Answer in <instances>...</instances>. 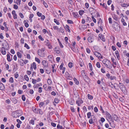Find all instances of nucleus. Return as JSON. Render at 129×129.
<instances>
[{
    "label": "nucleus",
    "mask_w": 129,
    "mask_h": 129,
    "mask_svg": "<svg viewBox=\"0 0 129 129\" xmlns=\"http://www.w3.org/2000/svg\"><path fill=\"white\" fill-rule=\"evenodd\" d=\"M102 62L104 66L109 69H111L112 68V64L111 62L108 59H105L102 61Z\"/></svg>",
    "instance_id": "obj_1"
},
{
    "label": "nucleus",
    "mask_w": 129,
    "mask_h": 129,
    "mask_svg": "<svg viewBox=\"0 0 129 129\" xmlns=\"http://www.w3.org/2000/svg\"><path fill=\"white\" fill-rule=\"evenodd\" d=\"M118 86L122 92L124 94H126L127 92V90L125 86L122 83L120 82L119 83Z\"/></svg>",
    "instance_id": "obj_2"
},
{
    "label": "nucleus",
    "mask_w": 129,
    "mask_h": 129,
    "mask_svg": "<svg viewBox=\"0 0 129 129\" xmlns=\"http://www.w3.org/2000/svg\"><path fill=\"white\" fill-rule=\"evenodd\" d=\"M81 73L82 76L84 79L85 81H86V80H87L88 78V77L87 76L86 74L85 73V71L84 70L82 71Z\"/></svg>",
    "instance_id": "obj_3"
},
{
    "label": "nucleus",
    "mask_w": 129,
    "mask_h": 129,
    "mask_svg": "<svg viewBox=\"0 0 129 129\" xmlns=\"http://www.w3.org/2000/svg\"><path fill=\"white\" fill-rule=\"evenodd\" d=\"M83 101L81 99H79L76 101V104H77L78 106H80L81 104H82Z\"/></svg>",
    "instance_id": "obj_4"
},
{
    "label": "nucleus",
    "mask_w": 129,
    "mask_h": 129,
    "mask_svg": "<svg viewBox=\"0 0 129 129\" xmlns=\"http://www.w3.org/2000/svg\"><path fill=\"white\" fill-rule=\"evenodd\" d=\"M94 37L96 38L95 36H92V37H91L90 36L88 38V41L90 43L92 42L94 40L93 38Z\"/></svg>",
    "instance_id": "obj_5"
},
{
    "label": "nucleus",
    "mask_w": 129,
    "mask_h": 129,
    "mask_svg": "<svg viewBox=\"0 0 129 129\" xmlns=\"http://www.w3.org/2000/svg\"><path fill=\"white\" fill-rule=\"evenodd\" d=\"M54 50L56 52V53L57 54H59L60 52L59 48L58 47H56L55 48Z\"/></svg>",
    "instance_id": "obj_6"
},
{
    "label": "nucleus",
    "mask_w": 129,
    "mask_h": 129,
    "mask_svg": "<svg viewBox=\"0 0 129 129\" xmlns=\"http://www.w3.org/2000/svg\"><path fill=\"white\" fill-rule=\"evenodd\" d=\"M2 46H3L2 47L1 49H3L5 50H7L8 47L9 46L8 44H3Z\"/></svg>",
    "instance_id": "obj_7"
},
{
    "label": "nucleus",
    "mask_w": 129,
    "mask_h": 129,
    "mask_svg": "<svg viewBox=\"0 0 129 129\" xmlns=\"http://www.w3.org/2000/svg\"><path fill=\"white\" fill-rule=\"evenodd\" d=\"M47 42L46 44V45L48 46L49 49H52V46L51 45L50 43L48 42L49 40H47Z\"/></svg>",
    "instance_id": "obj_8"
},
{
    "label": "nucleus",
    "mask_w": 129,
    "mask_h": 129,
    "mask_svg": "<svg viewBox=\"0 0 129 129\" xmlns=\"http://www.w3.org/2000/svg\"><path fill=\"white\" fill-rule=\"evenodd\" d=\"M106 115V117H107L109 119H111L112 117L111 114L107 111H106L105 112Z\"/></svg>",
    "instance_id": "obj_9"
},
{
    "label": "nucleus",
    "mask_w": 129,
    "mask_h": 129,
    "mask_svg": "<svg viewBox=\"0 0 129 129\" xmlns=\"http://www.w3.org/2000/svg\"><path fill=\"white\" fill-rule=\"evenodd\" d=\"M99 37L103 41L105 42V38L104 36L102 34H99Z\"/></svg>",
    "instance_id": "obj_10"
},
{
    "label": "nucleus",
    "mask_w": 129,
    "mask_h": 129,
    "mask_svg": "<svg viewBox=\"0 0 129 129\" xmlns=\"http://www.w3.org/2000/svg\"><path fill=\"white\" fill-rule=\"evenodd\" d=\"M33 67L34 69L35 70L36 68V64L35 62H34L33 63L32 65H31L30 66V69L31 70H32L33 69Z\"/></svg>",
    "instance_id": "obj_11"
},
{
    "label": "nucleus",
    "mask_w": 129,
    "mask_h": 129,
    "mask_svg": "<svg viewBox=\"0 0 129 129\" xmlns=\"http://www.w3.org/2000/svg\"><path fill=\"white\" fill-rule=\"evenodd\" d=\"M94 54L95 56L98 57V58H100L101 55L100 53L97 52H94Z\"/></svg>",
    "instance_id": "obj_12"
},
{
    "label": "nucleus",
    "mask_w": 129,
    "mask_h": 129,
    "mask_svg": "<svg viewBox=\"0 0 129 129\" xmlns=\"http://www.w3.org/2000/svg\"><path fill=\"white\" fill-rule=\"evenodd\" d=\"M120 5L122 7H123L127 8L129 6V4H125L122 3L120 4Z\"/></svg>",
    "instance_id": "obj_13"
},
{
    "label": "nucleus",
    "mask_w": 129,
    "mask_h": 129,
    "mask_svg": "<svg viewBox=\"0 0 129 129\" xmlns=\"http://www.w3.org/2000/svg\"><path fill=\"white\" fill-rule=\"evenodd\" d=\"M113 118L115 121H118L119 117L116 115L114 114V115H113Z\"/></svg>",
    "instance_id": "obj_14"
},
{
    "label": "nucleus",
    "mask_w": 129,
    "mask_h": 129,
    "mask_svg": "<svg viewBox=\"0 0 129 129\" xmlns=\"http://www.w3.org/2000/svg\"><path fill=\"white\" fill-rule=\"evenodd\" d=\"M112 18L116 21H117L118 19V18L117 17L116 15L115 14L113 13L112 14Z\"/></svg>",
    "instance_id": "obj_15"
},
{
    "label": "nucleus",
    "mask_w": 129,
    "mask_h": 129,
    "mask_svg": "<svg viewBox=\"0 0 129 129\" xmlns=\"http://www.w3.org/2000/svg\"><path fill=\"white\" fill-rule=\"evenodd\" d=\"M5 89V87L4 85L1 83L0 85V90H4Z\"/></svg>",
    "instance_id": "obj_16"
},
{
    "label": "nucleus",
    "mask_w": 129,
    "mask_h": 129,
    "mask_svg": "<svg viewBox=\"0 0 129 129\" xmlns=\"http://www.w3.org/2000/svg\"><path fill=\"white\" fill-rule=\"evenodd\" d=\"M69 26L67 25H66L65 27V29L68 32L70 33L71 31L69 29Z\"/></svg>",
    "instance_id": "obj_17"
},
{
    "label": "nucleus",
    "mask_w": 129,
    "mask_h": 129,
    "mask_svg": "<svg viewBox=\"0 0 129 129\" xmlns=\"http://www.w3.org/2000/svg\"><path fill=\"white\" fill-rule=\"evenodd\" d=\"M33 111L35 113H38L39 109L35 108H33Z\"/></svg>",
    "instance_id": "obj_18"
},
{
    "label": "nucleus",
    "mask_w": 129,
    "mask_h": 129,
    "mask_svg": "<svg viewBox=\"0 0 129 129\" xmlns=\"http://www.w3.org/2000/svg\"><path fill=\"white\" fill-rule=\"evenodd\" d=\"M115 54L116 55L117 58L119 59V58L120 57L119 56V52L118 51L116 50L115 52Z\"/></svg>",
    "instance_id": "obj_19"
},
{
    "label": "nucleus",
    "mask_w": 129,
    "mask_h": 129,
    "mask_svg": "<svg viewBox=\"0 0 129 129\" xmlns=\"http://www.w3.org/2000/svg\"><path fill=\"white\" fill-rule=\"evenodd\" d=\"M42 50H39L38 51V55L41 57H42Z\"/></svg>",
    "instance_id": "obj_20"
},
{
    "label": "nucleus",
    "mask_w": 129,
    "mask_h": 129,
    "mask_svg": "<svg viewBox=\"0 0 129 129\" xmlns=\"http://www.w3.org/2000/svg\"><path fill=\"white\" fill-rule=\"evenodd\" d=\"M41 1L43 3V4L44 5V6L46 8H47L48 7V6L47 4V3L46 2H45L44 1H43V0H42Z\"/></svg>",
    "instance_id": "obj_21"
},
{
    "label": "nucleus",
    "mask_w": 129,
    "mask_h": 129,
    "mask_svg": "<svg viewBox=\"0 0 129 129\" xmlns=\"http://www.w3.org/2000/svg\"><path fill=\"white\" fill-rule=\"evenodd\" d=\"M87 97L89 99L91 100H92L93 98V96L89 94H88Z\"/></svg>",
    "instance_id": "obj_22"
},
{
    "label": "nucleus",
    "mask_w": 129,
    "mask_h": 129,
    "mask_svg": "<svg viewBox=\"0 0 129 129\" xmlns=\"http://www.w3.org/2000/svg\"><path fill=\"white\" fill-rule=\"evenodd\" d=\"M88 10L90 13H91V12L94 11V9L90 7L89 9Z\"/></svg>",
    "instance_id": "obj_23"
},
{
    "label": "nucleus",
    "mask_w": 129,
    "mask_h": 129,
    "mask_svg": "<svg viewBox=\"0 0 129 129\" xmlns=\"http://www.w3.org/2000/svg\"><path fill=\"white\" fill-rule=\"evenodd\" d=\"M24 79L26 81H28L29 80V78L26 75L24 76Z\"/></svg>",
    "instance_id": "obj_24"
},
{
    "label": "nucleus",
    "mask_w": 129,
    "mask_h": 129,
    "mask_svg": "<svg viewBox=\"0 0 129 129\" xmlns=\"http://www.w3.org/2000/svg\"><path fill=\"white\" fill-rule=\"evenodd\" d=\"M59 30L60 31H61V32L63 34H65V33H64V30L61 27H60Z\"/></svg>",
    "instance_id": "obj_25"
},
{
    "label": "nucleus",
    "mask_w": 129,
    "mask_h": 129,
    "mask_svg": "<svg viewBox=\"0 0 129 129\" xmlns=\"http://www.w3.org/2000/svg\"><path fill=\"white\" fill-rule=\"evenodd\" d=\"M74 81L75 82V84L77 85H78L79 84V82L75 78H74L73 79Z\"/></svg>",
    "instance_id": "obj_26"
},
{
    "label": "nucleus",
    "mask_w": 129,
    "mask_h": 129,
    "mask_svg": "<svg viewBox=\"0 0 129 129\" xmlns=\"http://www.w3.org/2000/svg\"><path fill=\"white\" fill-rule=\"evenodd\" d=\"M44 104L43 102H40L39 104V107L40 108L42 107L44 105Z\"/></svg>",
    "instance_id": "obj_27"
},
{
    "label": "nucleus",
    "mask_w": 129,
    "mask_h": 129,
    "mask_svg": "<svg viewBox=\"0 0 129 129\" xmlns=\"http://www.w3.org/2000/svg\"><path fill=\"white\" fill-rule=\"evenodd\" d=\"M42 64L43 65L44 67H46V61L45 60H44L42 62Z\"/></svg>",
    "instance_id": "obj_28"
},
{
    "label": "nucleus",
    "mask_w": 129,
    "mask_h": 129,
    "mask_svg": "<svg viewBox=\"0 0 129 129\" xmlns=\"http://www.w3.org/2000/svg\"><path fill=\"white\" fill-rule=\"evenodd\" d=\"M1 53L3 55H5L6 54V50L3 49H1Z\"/></svg>",
    "instance_id": "obj_29"
},
{
    "label": "nucleus",
    "mask_w": 129,
    "mask_h": 129,
    "mask_svg": "<svg viewBox=\"0 0 129 129\" xmlns=\"http://www.w3.org/2000/svg\"><path fill=\"white\" fill-rule=\"evenodd\" d=\"M7 59L8 61L9 62H10L11 61V60L10 59V56L9 54H7Z\"/></svg>",
    "instance_id": "obj_30"
},
{
    "label": "nucleus",
    "mask_w": 129,
    "mask_h": 129,
    "mask_svg": "<svg viewBox=\"0 0 129 129\" xmlns=\"http://www.w3.org/2000/svg\"><path fill=\"white\" fill-rule=\"evenodd\" d=\"M9 82L12 83L14 82V80L13 78L12 77H10L9 79Z\"/></svg>",
    "instance_id": "obj_31"
},
{
    "label": "nucleus",
    "mask_w": 129,
    "mask_h": 129,
    "mask_svg": "<svg viewBox=\"0 0 129 129\" xmlns=\"http://www.w3.org/2000/svg\"><path fill=\"white\" fill-rule=\"evenodd\" d=\"M17 55L18 57L19 58H21L22 57L21 54L19 52H18L17 53Z\"/></svg>",
    "instance_id": "obj_32"
},
{
    "label": "nucleus",
    "mask_w": 129,
    "mask_h": 129,
    "mask_svg": "<svg viewBox=\"0 0 129 129\" xmlns=\"http://www.w3.org/2000/svg\"><path fill=\"white\" fill-rule=\"evenodd\" d=\"M47 82L48 84L49 85H50L52 84V81L49 78L48 79Z\"/></svg>",
    "instance_id": "obj_33"
},
{
    "label": "nucleus",
    "mask_w": 129,
    "mask_h": 129,
    "mask_svg": "<svg viewBox=\"0 0 129 129\" xmlns=\"http://www.w3.org/2000/svg\"><path fill=\"white\" fill-rule=\"evenodd\" d=\"M73 15L74 16V17L75 18L78 17V14L76 13L73 12L72 13Z\"/></svg>",
    "instance_id": "obj_34"
},
{
    "label": "nucleus",
    "mask_w": 129,
    "mask_h": 129,
    "mask_svg": "<svg viewBox=\"0 0 129 129\" xmlns=\"http://www.w3.org/2000/svg\"><path fill=\"white\" fill-rule=\"evenodd\" d=\"M12 101L13 102V103L14 104H15L17 103V100L15 98H13L12 99Z\"/></svg>",
    "instance_id": "obj_35"
},
{
    "label": "nucleus",
    "mask_w": 129,
    "mask_h": 129,
    "mask_svg": "<svg viewBox=\"0 0 129 129\" xmlns=\"http://www.w3.org/2000/svg\"><path fill=\"white\" fill-rule=\"evenodd\" d=\"M17 115L18 116H20L22 115V113L21 112H19V111H17L16 112Z\"/></svg>",
    "instance_id": "obj_36"
},
{
    "label": "nucleus",
    "mask_w": 129,
    "mask_h": 129,
    "mask_svg": "<svg viewBox=\"0 0 129 129\" xmlns=\"http://www.w3.org/2000/svg\"><path fill=\"white\" fill-rule=\"evenodd\" d=\"M38 113L40 114H42L43 113V112L40 109H39Z\"/></svg>",
    "instance_id": "obj_37"
},
{
    "label": "nucleus",
    "mask_w": 129,
    "mask_h": 129,
    "mask_svg": "<svg viewBox=\"0 0 129 129\" xmlns=\"http://www.w3.org/2000/svg\"><path fill=\"white\" fill-rule=\"evenodd\" d=\"M54 22L55 23L59 25V24L60 23L59 22L57 21L56 19H54Z\"/></svg>",
    "instance_id": "obj_38"
},
{
    "label": "nucleus",
    "mask_w": 129,
    "mask_h": 129,
    "mask_svg": "<svg viewBox=\"0 0 129 129\" xmlns=\"http://www.w3.org/2000/svg\"><path fill=\"white\" fill-rule=\"evenodd\" d=\"M84 12V11L82 10H80L79 11V14L82 15L83 14V13Z\"/></svg>",
    "instance_id": "obj_39"
},
{
    "label": "nucleus",
    "mask_w": 129,
    "mask_h": 129,
    "mask_svg": "<svg viewBox=\"0 0 129 129\" xmlns=\"http://www.w3.org/2000/svg\"><path fill=\"white\" fill-rule=\"evenodd\" d=\"M67 22L69 24H73L74 23L73 22L72 20H67Z\"/></svg>",
    "instance_id": "obj_40"
},
{
    "label": "nucleus",
    "mask_w": 129,
    "mask_h": 129,
    "mask_svg": "<svg viewBox=\"0 0 129 129\" xmlns=\"http://www.w3.org/2000/svg\"><path fill=\"white\" fill-rule=\"evenodd\" d=\"M91 20V19L90 18L87 17L86 19V22H89Z\"/></svg>",
    "instance_id": "obj_41"
},
{
    "label": "nucleus",
    "mask_w": 129,
    "mask_h": 129,
    "mask_svg": "<svg viewBox=\"0 0 129 129\" xmlns=\"http://www.w3.org/2000/svg\"><path fill=\"white\" fill-rule=\"evenodd\" d=\"M96 66L98 68H100L101 67V65L100 63L98 62H97L96 64Z\"/></svg>",
    "instance_id": "obj_42"
},
{
    "label": "nucleus",
    "mask_w": 129,
    "mask_h": 129,
    "mask_svg": "<svg viewBox=\"0 0 129 129\" xmlns=\"http://www.w3.org/2000/svg\"><path fill=\"white\" fill-rule=\"evenodd\" d=\"M35 61L37 62L38 63H40V59L36 57L35 58Z\"/></svg>",
    "instance_id": "obj_43"
},
{
    "label": "nucleus",
    "mask_w": 129,
    "mask_h": 129,
    "mask_svg": "<svg viewBox=\"0 0 129 129\" xmlns=\"http://www.w3.org/2000/svg\"><path fill=\"white\" fill-rule=\"evenodd\" d=\"M14 75L15 77V78H17L19 76V75L17 72H16V73H15L14 74Z\"/></svg>",
    "instance_id": "obj_44"
},
{
    "label": "nucleus",
    "mask_w": 129,
    "mask_h": 129,
    "mask_svg": "<svg viewBox=\"0 0 129 129\" xmlns=\"http://www.w3.org/2000/svg\"><path fill=\"white\" fill-rule=\"evenodd\" d=\"M68 65L69 67L70 68H71L73 67L72 63L71 62L69 63Z\"/></svg>",
    "instance_id": "obj_45"
},
{
    "label": "nucleus",
    "mask_w": 129,
    "mask_h": 129,
    "mask_svg": "<svg viewBox=\"0 0 129 129\" xmlns=\"http://www.w3.org/2000/svg\"><path fill=\"white\" fill-rule=\"evenodd\" d=\"M110 78L111 80H113L115 79H116V77L114 76H110Z\"/></svg>",
    "instance_id": "obj_46"
},
{
    "label": "nucleus",
    "mask_w": 129,
    "mask_h": 129,
    "mask_svg": "<svg viewBox=\"0 0 129 129\" xmlns=\"http://www.w3.org/2000/svg\"><path fill=\"white\" fill-rule=\"evenodd\" d=\"M88 65L90 70L91 71H92V67L91 64L90 63H89L88 64Z\"/></svg>",
    "instance_id": "obj_47"
},
{
    "label": "nucleus",
    "mask_w": 129,
    "mask_h": 129,
    "mask_svg": "<svg viewBox=\"0 0 129 129\" xmlns=\"http://www.w3.org/2000/svg\"><path fill=\"white\" fill-rule=\"evenodd\" d=\"M87 117L88 118H89L90 116H91V113L90 112H88L87 113Z\"/></svg>",
    "instance_id": "obj_48"
},
{
    "label": "nucleus",
    "mask_w": 129,
    "mask_h": 129,
    "mask_svg": "<svg viewBox=\"0 0 129 129\" xmlns=\"http://www.w3.org/2000/svg\"><path fill=\"white\" fill-rule=\"evenodd\" d=\"M59 101V100L57 98H55L54 99V102L56 103H58Z\"/></svg>",
    "instance_id": "obj_49"
},
{
    "label": "nucleus",
    "mask_w": 129,
    "mask_h": 129,
    "mask_svg": "<svg viewBox=\"0 0 129 129\" xmlns=\"http://www.w3.org/2000/svg\"><path fill=\"white\" fill-rule=\"evenodd\" d=\"M37 80H36L33 79L32 80V83L34 84L36 83Z\"/></svg>",
    "instance_id": "obj_50"
},
{
    "label": "nucleus",
    "mask_w": 129,
    "mask_h": 129,
    "mask_svg": "<svg viewBox=\"0 0 129 129\" xmlns=\"http://www.w3.org/2000/svg\"><path fill=\"white\" fill-rule=\"evenodd\" d=\"M24 47L26 48L27 49H29V47L28 45L26 43H25L24 44Z\"/></svg>",
    "instance_id": "obj_51"
},
{
    "label": "nucleus",
    "mask_w": 129,
    "mask_h": 129,
    "mask_svg": "<svg viewBox=\"0 0 129 129\" xmlns=\"http://www.w3.org/2000/svg\"><path fill=\"white\" fill-rule=\"evenodd\" d=\"M57 128H60V129H63L62 127L61 126H60L59 124H58L57 126Z\"/></svg>",
    "instance_id": "obj_52"
},
{
    "label": "nucleus",
    "mask_w": 129,
    "mask_h": 129,
    "mask_svg": "<svg viewBox=\"0 0 129 129\" xmlns=\"http://www.w3.org/2000/svg\"><path fill=\"white\" fill-rule=\"evenodd\" d=\"M29 123L33 125L34 124V120H31L29 121Z\"/></svg>",
    "instance_id": "obj_53"
},
{
    "label": "nucleus",
    "mask_w": 129,
    "mask_h": 129,
    "mask_svg": "<svg viewBox=\"0 0 129 129\" xmlns=\"http://www.w3.org/2000/svg\"><path fill=\"white\" fill-rule=\"evenodd\" d=\"M46 73L48 74H50V71H49V69H46Z\"/></svg>",
    "instance_id": "obj_54"
},
{
    "label": "nucleus",
    "mask_w": 129,
    "mask_h": 129,
    "mask_svg": "<svg viewBox=\"0 0 129 129\" xmlns=\"http://www.w3.org/2000/svg\"><path fill=\"white\" fill-rule=\"evenodd\" d=\"M116 45L119 48H120L121 47V44L119 42H118L117 43Z\"/></svg>",
    "instance_id": "obj_55"
},
{
    "label": "nucleus",
    "mask_w": 129,
    "mask_h": 129,
    "mask_svg": "<svg viewBox=\"0 0 129 129\" xmlns=\"http://www.w3.org/2000/svg\"><path fill=\"white\" fill-rule=\"evenodd\" d=\"M19 15L21 18H24V16L22 13H19Z\"/></svg>",
    "instance_id": "obj_56"
},
{
    "label": "nucleus",
    "mask_w": 129,
    "mask_h": 129,
    "mask_svg": "<svg viewBox=\"0 0 129 129\" xmlns=\"http://www.w3.org/2000/svg\"><path fill=\"white\" fill-rule=\"evenodd\" d=\"M112 1L111 0H109L107 1V4L108 5H110L112 3Z\"/></svg>",
    "instance_id": "obj_57"
},
{
    "label": "nucleus",
    "mask_w": 129,
    "mask_h": 129,
    "mask_svg": "<svg viewBox=\"0 0 129 129\" xmlns=\"http://www.w3.org/2000/svg\"><path fill=\"white\" fill-rule=\"evenodd\" d=\"M92 18V20L95 23L96 22V20L94 18V17H93V16L92 15V16L91 17Z\"/></svg>",
    "instance_id": "obj_58"
},
{
    "label": "nucleus",
    "mask_w": 129,
    "mask_h": 129,
    "mask_svg": "<svg viewBox=\"0 0 129 129\" xmlns=\"http://www.w3.org/2000/svg\"><path fill=\"white\" fill-rule=\"evenodd\" d=\"M22 99L23 101H25V96L24 95H22Z\"/></svg>",
    "instance_id": "obj_59"
},
{
    "label": "nucleus",
    "mask_w": 129,
    "mask_h": 129,
    "mask_svg": "<svg viewBox=\"0 0 129 129\" xmlns=\"http://www.w3.org/2000/svg\"><path fill=\"white\" fill-rule=\"evenodd\" d=\"M37 14L38 16L39 17H40L42 15V13H40L39 12H38Z\"/></svg>",
    "instance_id": "obj_60"
},
{
    "label": "nucleus",
    "mask_w": 129,
    "mask_h": 129,
    "mask_svg": "<svg viewBox=\"0 0 129 129\" xmlns=\"http://www.w3.org/2000/svg\"><path fill=\"white\" fill-rule=\"evenodd\" d=\"M71 111L72 112H75V109L74 108H73V107H71Z\"/></svg>",
    "instance_id": "obj_61"
},
{
    "label": "nucleus",
    "mask_w": 129,
    "mask_h": 129,
    "mask_svg": "<svg viewBox=\"0 0 129 129\" xmlns=\"http://www.w3.org/2000/svg\"><path fill=\"white\" fill-rule=\"evenodd\" d=\"M63 63H62L61 64V65L59 67V68L60 70H63Z\"/></svg>",
    "instance_id": "obj_62"
},
{
    "label": "nucleus",
    "mask_w": 129,
    "mask_h": 129,
    "mask_svg": "<svg viewBox=\"0 0 129 129\" xmlns=\"http://www.w3.org/2000/svg\"><path fill=\"white\" fill-rule=\"evenodd\" d=\"M94 111L95 112H97L98 111V109L96 107H95L94 108Z\"/></svg>",
    "instance_id": "obj_63"
},
{
    "label": "nucleus",
    "mask_w": 129,
    "mask_h": 129,
    "mask_svg": "<svg viewBox=\"0 0 129 129\" xmlns=\"http://www.w3.org/2000/svg\"><path fill=\"white\" fill-rule=\"evenodd\" d=\"M42 88L41 87H39V88L38 91L39 93H41L42 92Z\"/></svg>",
    "instance_id": "obj_64"
}]
</instances>
